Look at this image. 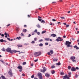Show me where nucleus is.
<instances>
[{
    "label": "nucleus",
    "instance_id": "1",
    "mask_svg": "<svg viewBox=\"0 0 79 79\" xmlns=\"http://www.w3.org/2000/svg\"><path fill=\"white\" fill-rule=\"evenodd\" d=\"M71 44V42H69V41H66L65 44L67 45V47H73L72 45H70V44Z\"/></svg>",
    "mask_w": 79,
    "mask_h": 79
},
{
    "label": "nucleus",
    "instance_id": "2",
    "mask_svg": "<svg viewBox=\"0 0 79 79\" xmlns=\"http://www.w3.org/2000/svg\"><path fill=\"white\" fill-rule=\"evenodd\" d=\"M56 41H57V42H59V41H63V39H61V37H58L57 39L56 40Z\"/></svg>",
    "mask_w": 79,
    "mask_h": 79
},
{
    "label": "nucleus",
    "instance_id": "3",
    "mask_svg": "<svg viewBox=\"0 0 79 79\" xmlns=\"http://www.w3.org/2000/svg\"><path fill=\"white\" fill-rule=\"evenodd\" d=\"M8 74L10 75V76H12L13 75L11 69H10L8 72Z\"/></svg>",
    "mask_w": 79,
    "mask_h": 79
},
{
    "label": "nucleus",
    "instance_id": "4",
    "mask_svg": "<svg viewBox=\"0 0 79 79\" xmlns=\"http://www.w3.org/2000/svg\"><path fill=\"white\" fill-rule=\"evenodd\" d=\"M38 76L39 77L40 79H42V75L41 73H38Z\"/></svg>",
    "mask_w": 79,
    "mask_h": 79
},
{
    "label": "nucleus",
    "instance_id": "5",
    "mask_svg": "<svg viewBox=\"0 0 79 79\" xmlns=\"http://www.w3.org/2000/svg\"><path fill=\"white\" fill-rule=\"evenodd\" d=\"M6 51L7 52H10V53H11V52L12 50H11V48H8L6 49Z\"/></svg>",
    "mask_w": 79,
    "mask_h": 79
},
{
    "label": "nucleus",
    "instance_id": "6",
    "mask_svg": "<svg viewBox=\"0 0 79 79\" xmlns=\"http://www.w3.org/2000/svg\"><path fill=\"white\" fill-rule=\"evenodd\" d=\"M20 51H16V50H12L11 52V53H13V52L14 53H16V52H19Z\"/></svg>",
    "mask_w": 79,
    "mask_h": 79
},
{
    "label": "nucleus",
    "instance_id": "7",
    "mask_svg": "<svg viewBox=\"0 0 79 79\" xmlns=\"http://www.w3.org/2000/svg\"><path fill=\"white\" fill-rule=\"evenodd\" d=\"M76 69L74 67H72L71 69L72 71H76Z\"/></svg>",
    "mask_w": 79,
    "mask_h": 79
},
{
    "label": "nucleus",
    "instance_id": "8",
    "mask_svg": "<svg viewBox=\"0 0 79 79\" xmlns=\"http://www.w3.org/2000/svg\"><path fill=\"white\" fill-rule=\"evenodd\" d=\"M38 54L37 55L35 56L36 57H37V56H39V55H41V52H38Z\"/></svg>",
    "mask_w": 79,
    "mask_h": 79
},
{
    "label": "nucleus",
    "instance_id": "9",
    "mask_svg": "<svg viewBox=\"0 0 79 79\" xmlns=\"http://www.w3.org/2000/svg\"><path fill=\"white\" fill-rule=\"evenodd\" d=\"M45 76L47 77H50V74H49L48 73H46L45 74Z\"/></svg>",
    "mask_w": 79,
    "mask_h": 79
},
{
    "label": "nucleus",
    "instance_id": "10",
    "mask_svg": "<svg viewBox=\"0 0 79 79\" xmlns=\"http://www.w3.org/2000/svg\"><path fill=\"white\" fill-rule=\"evenodd\" d=\"M0 42H6V40H4L3 39L0 40Z\"/></svg>",
    "mask_w": 79,
    "mask_h": 79
},
{
    "label": "nucleus",
    "instance_id": "11",
    "mask_svg": "<svg viewBox=\"0 0 79 79\" xmlns=\"http://www.w3.org/2000/svg\"><path fill=\"white\" fill-rule=\"evenodd\" d=\"M74 48H76V50H79V48L77 47V45H75V46H73Z\"/></svg>",
    "mask_w": 79,
    "mask_h": 79
},
{
    "label": "nucleus",
    "instance_id": "12",
    "mask_svg": "<svg viewBox=\"0 0 79 79\" xmlns=\"http://www.w3.org/2000/svg\"><path fill=\"white\" fill-rule=\"evenodd\" d=\"M51 36L53 37H55L56 36V35L55 34H52L51 35Z\"/></svg>",
    "mask_w": 79,
    "mask_h": 79
},
{
    "label": "nucleus",
    "instance_id": "13",
    "mask_svg": "<svg viewBox=\"0 0 79 79\" xmlns=\"http://www.w3.org/2000/svg\"><path fill=\"white\" fill-rule=\"evenodd\" d=\"M44 40H46V41H48V40H50V38H44Z\"/></svg>",
    "mask_w": 79,
    "mask_h": 79
},
{
    "label": "nucleus",
    "instance_id": "14",
    "mask_svg": "<svg viewBox=\"0 0 79 79\" xmlns=\"http://www.w3.org/2000/svg\"><path fill=\"white\" fill-rule=\"evenodd\" d=\"M17 68H18V69H22V67L21 66H19L17 67Z\"/></svg>",
    "mask_w": 79,
    "mask_h": 79
},
{
    "label": "nucleus",
    "instance_id": "15",
    "mask_svg": "<svg viewBox=\"0 0 79 79\" xmlns=\"http://www.w3.org/2000/svg\"><path fill=\"white\" fill-rule=\"evenodd\" d=\"M75 59V57L74 56H71L70 57L71 60H74Z\"/></svg>",
    "mask_w": 79,
    "mask_h": 79
},
{
    "label": "nucleus",
    "instance_id": "16",
    "mask_svg": "<svg viewBox=\"0 0 79 79\" xmlns=\"http://www.w3.org/2000/svg\"><path fill=\"white\" fill-rule=\"evenodd\" d=\"M50 53L51 54H53V50H50Z\"/></svg>",
    "mask_w": 79,
    "mask_h": 79
},
{
    "label": "nucleus",
    "instance_id": "17",
    "mask_svg": "<svg viewBox=\"0 0 79 79\" xmlns=\"http://www.w3.org/2000/svg\"><path fill=\"white\" fill-rule=\"evenodd\" d=\"M1 77L2 79H6V78L5 77V76H1Z\"/></svg>",
    "mask_w": 79,
    "mask_h": 79
},
{
    "label": "nucleus",
    "instance_id": "18",
    "mask_svg": "<svg viewBox=\"0 0 79 79\" xmlns=\"http://www.w3.org/2000/svg\"><path fill=\"white\" fill-rule=\"evenodd\" d=\"M53 61H58L57 59H54L53 60Z\"/></svg>",
    "mask_w": 79,
    "mask_h": 79
},
{
    "label": "nucleus",
    "instance_id": "19",
    "mask_svg": "<svg viewBox=\"0 0 79 79\" xmlns=\"http://www.w3.org/2000/svg\"><path fill=\"white\" fill-rule=\"evenodd\" d=\"M51 73L52 74H55V71L54 70H52L51 71Z\"/></svg>",
    "mask_w": 79,
    "mask_h": 79
},
{
    "label": "nucleus",
    "instance_id": "20",
    "mask_svg": "<svg viewBox=\"0 0 79 79\" xmlns=\"http://www.w3.org/2000/svg\"><path fill=\"white\" fill-rule=\"evenodd\" d=\"M46 71V69H45V67H43V72H45Z\"/></svg>",
    "mask_w": 79,
    "mask_h": 79
},
{
    "label": "nucleus",
    "instance_id": "21",
    "mask_svg": "<svg viewBox=\"0 0 79 79\" xmlns=\"http://www.w3.org/2000/svg\"><path fill=\"white\" fill-rule=\"evenodd\" d=\"M36 26L37 27H38V28H40V25L39 24H38L36 25Z\"/></svg>",
    "mask_w": 79,
    "mask_h": 79
},
{
    "label": "nucleus",
    "instance_id": "22",
    "mask_svg": "<svg viewBox=\"0 0 79 79\" xmlns=\"http://www.w3.org/2000/svg\"><path fill=\"white\" fill-rule=\"evenodd\" d=\"M17 46L19 47H23V45H20V44L17 45Z\"/></svg>",
    "mask_w": 79,
    "mask_h": 79
},
{
    "label": "nucleus",
    "instance_id": "23",
    "mask_svg": "<svg viewBox=\"0 0 79 79\" xmlns=\"http://www.w3.org/2000/svg\"><path fill=\"white\" fill-rule=\"evenodd\" d=\"M39 46L40 47H42L43 46V44L42 43L40 44Z\"/></svg>",
    "mask_w": 79,
    "mask_h": 79
},
{
    "label": "nucleus",
    "instance_id": "24",
    "mask_svg": "<svg viewBox=\"0 0 79 79\" xmlns=\"http://www.w3.org/2000/svg\"><path fill=\"white\" fill-rule=\"evenodd\" d=\"M56 65H61V63H60V62H58V63H56Z\"/></svg>",
    "mask_w": 79,
    "mask_h": 79
},
{
    "label": "nucleus",
    "instance_id": "25",
    "mask_svg": "<svg viewBox=\"0 0 79 79\" xmlns=\"http://www.w3.org/2000/svg\"><path fill=\"white\" fill-rule=\"evenodd\" d=\"M16 39H18V40H20L21 39V37L19 36V37H17Z\"/></svg>",
    "mask_w": 79,
    "mask_h": 79
},
{
    "label": "nucleus",
    "instance_id": "26",
    "mask_svg": "<svg viewBox=\"0 0 79 79\" xmlns=\"http://www.w3.org/2000/svg\"><path fill=\"white\" fill-rule=\"evenodd\" d=\"M55 68V66L54 65H52L51 66V68H52V69H53V68Z\"/></svg>",
    "mask_w": 79,
    "mask_h": 79
},
{
    "label": "nucleus",
    "instance_id": "27",
    "mask_svg": "<svg viewBox=\"0 0 79 79\" xmlns=\"http://www.w3.org/2000/svg\"><path fill=\"white\" fill-rule=\"evenodd\" d=\"M45 32H46V31L45 30L44 31H42L41 34H44V33H45Z\"/></svg>",
    "mask_w": 79,
    "mask_h": 79
},
{
    "label": "nucleus",
    "instance_id": "28",
    "mask_svg": "<svg viewBox=\"0 0 79 79\" xmlns=\"http://www.w3.org/2000/svg\"><path fill=\"white\" fill-rule=\"evenodd\" d=\"M68 69H71V66H69L68 67Z\"/></svg>",
    "mask_w": 79,
    "mask_h": 79
},
{
    "label": "nucleus",
    "instance_id": "29",
    "mask_svg": "<svg viewBox=\"0 0 79 79\" xmlns=\"http://www.w3.org/2000/svg\"><path fill=\"white\" fill-rule=\"evenodd\" d=\"M48 55H50L51 56H52V55L50 54V52H48Z\"/></svg>",
    "mask_w": 79,
    "mask_h": 79
},
{
    "label": "nucleus",
    "instance_id": "30",
    "mask_svg": "<svg viewBox=\"0 0 79 79\" xmlns=\"http://www.w3.org/2000/svg\"><path fill=\"white\" fill-rule=\"evenodd\" d=\"M68 74H69L68 75L69 77H71V73H69Z\"/></svg>",
    "mask_w": 79,
    "mask_h": 79
},
{
    "label": "nucleus",
    "instance_id": "31",
    "mask_svg": "<svg viewBox=\"0 0 79 79\" xmlns=\"http://www.w3.org/2000/svg\"><path fill=\"white\" fill-rule=\"evenodd\" d=\"M26 64V62H24L23 63V65H25V64Z\"/></svg>",
    "mask_w": 79,
    "mask_h": 79
},
{
    "label": "nucleus",
    "instance_id": "32",
    "mask_svg": "<svg viewBox=\"0 0 79 79\" xmlns=\"http://www.w3.org/2000/svg\"><path fill=\"white\" fill-rule=\"evenodd\" d=\"M2 51H3V52H5V49L4 48H3L2 49Z\"/></svg>",
    "mask_w": 79,
    "mask_h": 79
},
{
    "label": "nucleus",
    "instance_id": "33",
    "mask_svg": "<svg viewBox=\"0 0 79 79\" xmlns=\"http://www.w3.org/2000/svg\"><path fill=\"white\" fill-rule=\"evenodd\" d=\"M35 55H38V52H35L34 53Z\"/></svg>",
    "mask_w": 79,
    "mask_h": 79
},
{
    "label": "nucleus",
    "instance_id": "34",
    "mask_svg": "<svg viewBox=\"0 0 79 79\" xmlns=\"http://www.w3.org/2000/svg\"><path fill=\"white\" fill-rule=\"evenodd\" d=\"M63 79H66V76H65V75L64 76Z\"/></svg>",
    "mask_w": 79,
    "mask_h": 79
},
{
    "label": "nucleus",
    "instance_id": "35",
    "mask_svg": "<svg viewBox=\"0 0 79 79\" xmlns=\"http://www.w3.org/2000/svg\"><path fill=\"white\" fill-rule=\"evenodd\" d=\"M41 23H45V22L44 20H42V21H41Z\"/></svg>",
    "mask_w": 79,
    "mask_h": 79
},
{
    "label": "nucleus",
    "instance_id": "36",
    "mask_svg": "<svg viewBox=\"0 0 79 79\" xmlns=\"http://www.w3.org/2000/svg\"><path fill=\"white\" fill-rule=\"evenodd\" d=\"M26 31H27V30H23V32H26Z\"/></svg>",
    "mask_w": 79,
    "mask_h": 79
},
{
    "label": "nucleus",
    "instance_id": "37",
    "mask_svg": "<svg viewBox=\"0 0 79 79\" xmlns=\"http://www.w3.org/2000/svg\"><path fill=\"white\" fill-rule=\"evenodd\" d=\"M65 76H66V79H69V77H68V75H65Z\"/></svg>",
    "mask_w": 79,
    "mask_h": 79
},
{
    "label": "nucleus",
    "instance_id": "38",
    "mask_svg": "<svg viewBox=\"0 0 79 79\" xmlns=\"http://www.w3.org/2000/svg\"><path fill=\"white\" fill-rule=\"evenodd\" d=\"M60 18L61 19H64V17H60Z\"/></svg>",
    "mask_w": 79,
    "mask_h": 79
},
{
    "label": "nucleus",
    "instance_id": "39",
    "mask_svg": "<svg viewBox=\"0 0 79 79\" xmlns=\"http://www.w3.org/2000/svg\"><path fill=\"white\" fill-rule=\"evenodd\" d=\"M78 75L77 74L75 75V77L76 78H77L78 77Z\"/></svg>",
    "mask_w": 79,
    "mask_h": 79
},
{
    "label": "nucleus",
    "instance_id": "40",
    "mask_svg": "<svg viewBox=\"0 0 79 79\" xmlns=\"http://www.w3.org/2000/svg\"><path fill=\"white\" fill-rule=\"evenodd\" d=\"M60 74L61 75H64V73H60Z\"/></svg>",
    "mask_w": 79,
    "mask_h": 79
},
{
    "label": "nucleus",
    "instance_id": "41",
    "mask_svg": "<svg viewBox=\"0 0 79 79\" xmlns=\"http://www.w3.org/2000/svg\"><path fill=\"white\" fill-rule=\"evenodd\" d=\"M37 34H38V35H40V33L39 32H37Z\"/></svg>",
    "mask_w": 79,
    "mask_h": 79
},
{
    "label": "nucleus",
    "instance_id": "42",
    "mask_svg": "<svg viewBox=\"0 0 79 79\" xmlns=\"http://www.w3.org/2000/svg\"><path fill=\"white\" fill-rule=\"evenodd\" d=\"M21 35L22 36H24V34H23V33H21Z\"/></svg>",
    "mask_w": 79,
    "mask_h": 79
},
{
    "label": "nucleus",
    "instance_id": "43",
    "mask_svg": "<svg viewBox=\"0 0 79 79\" xmlns=\"http://www.w3.org/2000/svg\"><path fill=\"white\" fill-rule=\"evenodd\" d=\"M38 20L39 21H42V19H38Z\"/></svg>",
    "mask_w": 79,
    "mask_h": 79
},
{
    "label": "nucleus",
    "instance_id": "44",
    "mask_svg": "<svg viewBox=\"0 0 79 79\" xmlns=\"http://www.w3.org/2000/svg\"><path fill=\"white\" fill-rule=\"evenodd\" d=\"M43 40L42 39L40 40H39V42H43Z\"/></svg>",
    "mask_w": 79,
    "mask_h": 79
},
{
    "label": "nucleus",
    "instance_id": "45",
    "mask_svg": "<svg viewBox=\"0 0 79 79\" xmlns=\"http://www.w3.org/2000/svg\"><path fill=\"white\" fill-rule=\"evenodd\" d=\"M34 43H35V41H32L31 42V44H34Z\"/></svg>",
    "mask_w": 79,
    "mask_h": 79
},
{
    "label": "nucleus",
    "instance_id": "46",
    "mask_svg": "<svg viewBox=\"0 0 79 79\" xmlns=\"http://www.w3.org/2000/svg\"><path fill=\"white\" fill-rule=\"evenodd\" d=\"M45 44L46 45H48V43H45Z\"/></svg>",
    "mask_w": 79,
    "mask_h": 79
},
{
    "label": "nucleus",
    "instance_id": "47",
    "mask_svg": "<svg viewBox=\"0 0 79 79\" xmlns=\"http://www.w3.org/2000/svg\"><path fill=\"white\" fill-rule=\"evenodd\" d=\"M0 61L2 62V63H5L3 62V61L2 60H1Z\"/></svg>",
    "mask_w": 79,
    "mask_h": 79
},
{
    "label": "nucleus",
    "instance_id": "48",
    "mask_svg": "<svg viewBox=\"0 0 79 79\" xmlns=\"http://www.w3.org/2000/svg\"><path fill=\"white\" fill-rule=\"evenodd\" d=\"M37 61H38V59H36L34 60L35 62H37Z\"/></svg>",
    "mask_w": 79,
    "mask_h": 79
},
{
    "label": "nucleus",
    "instance_id": "49",
    "mask_svg": "<svg viewBox=\"0 0 79 79\" xmlns=\"http://www.w3.org/2000/svg\"><path fill=\"white\" fill-rule=\"evenodd\" d=\"M7 40H9V41H11V40H10V38H7Z\"/></svg>",
    "mask_w": 79,
    "mask_h": 79
},
{
    "label": "nucleus",
    "instance_id": "50",
    "mask_svg": "<svg viewBox=\"0 0 79 79\" xmlns=\"http://www.w3.org/2000/svg\"><path fill=\"white\" fill-rule=\"evenodd\" d=\"M36 40H37V38H35L34 39V40H35V41H36Z\"/></svg>",
    "mask_w": 79,
    "mask_h": 79
},
{
    "label": "nucleus",
    "instance_id": "51",
    "mask_svg": "<svg viewBox=\"0 0 79 79\" xmlns=\"http://www.w3.org/2000/svg\"><path fill=\"white\" fill-rule=\"evenodd\" d=\"M1 36L2 37H4V36H5V35H4V34H2L1 35Z\"/></svg>",
    "mask_w": 79,
    "mask_h": 79
},
{
    "label": "nucleus",
    "instance_id": "52",
    "mask_svg": "<svg viewBox=\"0 0 79 79\" xmlns=\"http://www.w3.org/2000/svg\"><path fill=\"white\" fill-rule=\"evenodd\" d=\"M31 77V78H33L34 77V75H32Z\"/></svg>",
    "mask_w": 79,
    "mask_h": 79
},
{
    "label": "nucleus",
    "instance_id": "53",
    "mask_svg": "<svg viewBox=\"0 0 79 79\" xmlns=\"http://www.w3.org/2000/svg\"><path fill=\"white\" fill-rule=\"evenodd\" d=\"M23 70V69H20L19 70V71L20 72H21V71Z\"/></svg>",
    "mask_w": 79,
    "mask_h": 79
},
{
    "label": "nucleus",
    "instance_id": "54",
    "mask_svg": "<svg viewBox=\"0 0 79 79\" xmlns=\"http://www.w3.org/2000/svg\"><path fill=\"white\" fill-rule=\"evenodd\" d=\"M4 35H7V33H6V32L5 33H4Z\"/></svg>",
    "mask_w": 79,
    "mask_h": 79
},
{
    "label": "nucleus",
    "instance_id": "55",
    "mask_svg": "<svg viewBox=\"0 0 79 79\" xmlns=\"http://www.w3.org/2000/svg\"><path fill=\"white\" fill-rule=\"evenodd\" d=\"M75 69H76L78 70L79 69V68H78V67H76Z\"/></svg>",
    "mask_w": 79,
    "mask_h": 79
},
{
    "label": "nucleus",
    "instance_id": "56",
    "mask_svg": "<svg viewBox=\"0 0 79 79\" xmlns=\"http://www.w3.org/2000/svg\"><path fill=\"white\" fill-rule=\"evenodd\" d=\"M31 66H33L34 65V64L33 63L31 64Z\"/></svg>",
    "mask_w": 79,
    "mask_h": 79
},
{
    "label": "nucleus",
    "instance_id": "57",
    "mask_svg": "<svg viewBox=\"0 0 79 79\" xmlns=\"http://www.w3.org/2000/svg\"><path fill=\"white\" fill-rule=\"evenodd\" d=\"M25 45H28V44L27 43H25L24 44Z\"/></svg>",
    "mask_w": 79,
    "mask_h": 79
},
{
    "label": "nucleus",
    "instance_id": "58",
    "mask_svg": "<svg viewBox=\"0 0 79 79\" xmlns=\"http://www.w3.org/2000/svg\"><path fill=\"white\" fill-rule=\"evenodd\" d=\"M31 35L30 34L28 35V37H31Z\"/></svg>",
    "mask_w": 79,
    "mask_h": 79
},
{
    "label": "nucleus",
    "instance_id": "59",
    "mask_svg": "<svg viewBox=\"0 0 79 79\" xmlns=\"http://www.w3.org/2000/svg\"><path fill=\"white\" fill-rule=\"evenodd\" d=\"M23 76H25V74L24 73H23L22 74Z\"/></svg>",
    "mask_w": 79,
    "mask_h": 79
},
{
    "label": "nucleus",
    "instance_id": "60",
    "mask_svg": "<svg viewBox=\"0 0 79 79\" xmlns=\"http://www.w3.org/2000/svg\"><path fill=\"white\" fill-rule=\"evenodd\" d=\"M34 34H35L34 32L33 31V32H32V35H34Z\"/></svg>",
    "mask_w": 79,
    "mask_h": 79
},
{
    "label": "nucleus",
    "instance_id": "61",
    "mask_svg": "<svg viewBox=\"0 0 79 79\" xmlns=\"http://www.w3.org/2000/svg\"><path fill=\"white\" fill-rule=\"evenodd\" d=\"M52 21H56V20H55V19H52Z\"/></svg>",
    "mask_w": 79,
    "mask_h": 79
},
{
    "label": "nucleus",
    "instance_id": "62",
    "mask_svg": "<svg viewBox=\"0 0 79 79\" xmlns=\"http://www.w3.org/2000/svg\"><path fill=\"white\" fill-rule=\"evenodd\" d=\"M37 32V30H35V31H34L35 32Z\"/></svg>",
    "mask_w": 79,
    "mask_h": 79
},
{
    "label": "nucleus",
    "instance_id": "63",
    "mask_svg": "<svg viewBox=\"0 0 79 79\" xmlns=\"http://www.w3.org/2000/svg\"><path fill=\"white\" fill-rule=\"evenodd\" d=\"M69 25H66V27H69Z\"/></svg>",
    "mask_w": 79,
    "mask_h": 79
},
{
    "label": "nucleus",
    "instance_id": "64",
    "mask_svg": "<svg viewBox=\"0 0 79 79\" xmlns=\"http://www.w3.org/2000/svg\"><path fill=\"white\" fill-rule=\"evenodd\" d=\"M41 71V72H44V70L41 69L40 70Z\"/></svg>",
    "mask_w": 79,
    "mask_h": 79
}]
</instances>
